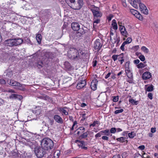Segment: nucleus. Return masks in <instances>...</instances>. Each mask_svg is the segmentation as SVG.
<instances>
[{
	"mask_svg": "<svg viewBox=\"0 0 158 158\" xmlns=\"http://www.w3.org/2000/svg\"><path fill=\"white\" fill-rule=\"evenodd\" d=\"M128 1L135 8H137L138 5H139L140 10L142 13L146 15L148 14V10L147 7L144 4L140 2V0H128Z\"/></svg>",
	"mask_w": 158,
	"mask_h": 158,
	"instance_id": "f257e3e1",
	"label": "nucleus"
},
{
	"mask_svg": "<svg viewBox=\"0 0 158 158\" xmlns=\"http://www.w3.org/2000/svg\"><path fill=\"white\" fill-rule=\"evenodd\" d=\"M69 5L73 9L75 10H79L82 7L83 5V0H67Z\"/></svg>",
	"mask_w": 158,
	"mask_h": 158,
	"instance_id": "f03ea898",
	"label": "nucleus"
},
{
	"mask_svg": "<svg viewBox=\"0 0 158 158\" xmlns=\"http://www.w3.org/2000/svg\"><path fill=\"white\" fill-rule=\"evenodd\" d=\"M41 146L47 151L52 149L54 145L53 141L48 138H44L41 142Z\"/></svg>",
	"mask_w": 158,
	"mask_h": 158,
	"instance_id": "7ed1b4c3",
	"label": "nucleus"
},
{
	"mask_svg": "<svg viewBox=\"0 0 158 158\" xmlns=\"http://www.w3.org/2000/svg\"><path fill=\"white\" fill-rule=\"evenodd\" d=\"M34 152L36 156L41 158L45 155L47 151L42 147H36L35 148Z\"/></svg>",
	"mask_w": 158,
	"mask_h": 158,
	"instance_id": "20e7f679",
	"label": "nucleus"
},
{
	"mask_svg": "<svg viewBox=\"0 0 158 158\" xmlns=\"http://www.w3.org/2000/svg\"><path fill=\"white\" fill-rule=\"evenodd\" d=\"M102 44L101 40L98 39L96 40L94 42V48L95 50H99L102 47Z\"/></svg>",
	"mask_w": 158,
	"mask_h": 158,
	"instance_id": "39448f33",
	"label": "nucleus"
},
{
	"mask_svg": "<svg viewBox=\"0 0 158 158\" xmlns=\"http://www.w3.org/2000/svg\"><path fill=\"white\" fill-rule=\"evenodd\" d=\"M7 83L9 85L12 86H18L19 85L20 83L14 80H8L7 81Z\"/></svg>",
	"mask_w": 158,
	"mask_h": 158,
	"instance_id": "423d86ee",
	"label": "nucleus"
},
{
	"mask_svg": "<svg viewBox=\"0 0 158 158\" xmlns=\"http://www.w3.org/2000/svg\"><path fill=\"white\" fill-rule=\"evenodd\" d=\"M119 30L121 34L123 36L127 37L128 34L125 28L123 26H120Z\"/></svg>",
	"mask_w": 158,
	"mask_h": 158,
	"instance_id": "0eeeda50",
	"label": "nucleus"
},
{
	"mask_svg": "<svg viewBox=\"0 0 158 158\" xmlns=\"http://www.w3.org/2000/svg\"><path fill=\"white\" fill-rule=\"evenodd\" d=\"M13 39H9L5 41L4 44L6 46L12 47L15 46Z\"/></svg>",
	"mask_w": 158,
	"mask_h": 158,
	"instance_id": "6e6552de",
	"label": "nucleus"
},
{
	"mask_svg": "<svg viewBox=\"0 0 158 158\" xmlns=\"http://www.w3.org/2000/svg\"><path fill=\"white\" fill-rule=\"evenodd\" d=\"M98 81L96 79L93 80L91 83L90 86L91 89L95 90L96 89Z\"/></svg>",
	"mask_w": 158,
	"mask_h": 158,
	"instance_id": "1a4fd4ad",
	"label": "nucleus"
},
{
	"mask_svg": "<svg viewBox=\"0 0 158 158\" xmlns=\"http://www.w3.org/2000/svg\"><path fill=\"white\" fill-rule=\"evenodd\" d=\"M86 82L85 80L81 81L77 85L76 87L78 89H81L83 88L86 85Z\"/></svg>",
	"mask_w": 158,
	"mask_h": 158,
	"instance_id": "9d476101",
	"label": "nucleus"
},
{
	"mask_svg": "<svg viewBox=\"0 0 158 158\" xmlns=\"http://www.w3.org/2000/svg\"><path fill=\"white\" fill-rule=\"evenodd\" d=\"M53 118L55 121L57 123L62 124L63 123V120L61 117L58 115H55L54 116Z\"/></svg>",
	"mask_w": 158,
	"mask_h": 158,
	"instance_id": "9b49d317",
	"label": "nucleus"
},
{
	"mask_svg": "<svg viewBox=\"0 0 158 158\" xmlns=\"http://www.w3.org/2000/svg\"><path fill=\"white\" fill-rule=\"evenodd\" d=\"M71 26L73 30L75 31H78L80 27L79 24L75 22L72 23Z\"/></svg>",
	"mask_w": 158,
	"mask_h": 158,
	"instance_id": "f8f14e48",
	"label": "nucleus"
},
{
	"mask_svg": "<svg viewBox=\"0 0 158 158\" xmlns=\"http://www.w3.org/2000/svg\"><path fill=\"white\" fill-rule=\"evenodd\" d=\"M152 76L151 73L148 72H144L142 75V78L143 80H147L149 79Z\"/></svg>",
	"mask_w": 158,
	"mask_h": 158,
	"instance_id": "ddd939ff",
	"label": "nucleus"
},
{
	"mask_svg": "<svg viewBox=\"0 0 158 158\" xmlns=\"http://www.w3.org/2000/svg\"><path fill=\"white\" fill-rule=\"evenodd\" d=\"M73 53L74 54L71 56V59L74 60L78 59L79 58V54L77 50L75 49Z\"/></svg>",
	"mask_w": 158,
	"mask_h": 158,
	"instance_id": "4468645a",
	"label": "nucleus"
},
{
	"mask_svg": "<svg viewBox=\"0 0 158 158\" xmlns=\"http://www.w3.org/2000/svg\"><path fill=\"white\" fill-rule=\"evenodd\" d=\"M91 10L94 17H98L102 16V14L98 11L94 9H91Z\"/></svg>",
	"mask_w": 158,
	"mask_h": 158,
	"instance_id": "2eb2a0df",
	"label": "nucleus"
},
{
	"mask_svg": "<svg viewBox=\"0 0 158 158\" xmlns=\"http://www.w3.org/2000/svg\"><path fill=\"white\" fill-rule=\"evenodd\" d=\"M89 132V131H87L85 132H83L81 135H78V139L80 140L82 139H85L86 138L88 135V133Z\"/></svg>",
	"mask_w": 158,
	"mask_h": 158,
	"instance_id": "dca6fc26",
	"label": "nucleus"
},
{
	"mask_svg": "<svg viewBox=\"0 0 158 158\" xmlns=\"http://www.w3.org/2000/svg\"><path fill=\"white\" fill-rule=\"evenodd\" d=\"M4 74V76L7 77H10L12 75V71L9 69L6 70Z\"/></svg>",
	"mask_w": 158,
	"mask_h": 158,
	"instance_id": "f3484780",
	"label": "nucleus"
},
{
	"mask_svg": "<svg viewBox=\"0 0 158 158\" xmlns=\"http://www.w3.org/2000/svg\"><path fill=\"white\" fill-rule=\"evenodd\" d=\"M15 46H17L22 44L23 40L21 39H13Z\"/></svg>",
	"mask_w": 158,
	"mask_h": 158,
	"instance_id": "a211bd4d",
	"label": "nucleus"
},
{
	"mask_svg": "<svg viewBox=\"0 0 158 158\" xmlns=\"http://www.w3.org/2000/svg\"><path fill=\"white\" fill-rule=\"evenodd\" d=\"M8 54L6 52H3L2 54H1L0 56L1 59L3 60H6L8 58Z\"/></svg>",
	"mask_w": 158,
	"mask_h": 158,
	"instance_id": "6ab92c4d",
	"label": "nucleus"
},
{
	"mask_svg": "<svg viewBox=\"0 0 158 158\" xmlns=\"http://www.w3.org/2000/svg\"><path fill=\"white\" fill-rule=\"evenodd\" d=\"M66 107H64L63 108L60 107L58 109V110L60 112H62L65 115H68V112L66 111L65 109L66 108Z\"/></svg>",
	"mask_w": 158,
	"mask_h": 158,
	"instance_id": "aec40b11",
	"label": "nucleus"
},
{
	"mask_svg": "<svg viewBox=\"0 0 158 158\" xmlns=\"http://www.w3.org/2000/svg\"><path fill=\"white\" fill-rule=\"evenodd\" d=\"M77 130L78 131L77 132V134L79 135L84 132L85 128L84 127H81L78 128Z\"/></svg>",
	"mask_w": 158,
	"mask_h": 158,
	"instance_id": "412c9836",
	"label": "nucleus"
},
{
	"mask_svg": "<svg viewBox=\"0 0 158 158\" xmlns=\"http://www.w3.org/2000/svg\"><path fill=\"white\" fill-rule=\"evenodd\" d=\"M125 71L127 77L129 78H133V75L131 71L129 69H126L125 70Z\"/></svg>",
	"mask_w": 158,
	"mask_h": 158,
	"instance_id": "4be33fe9",
	"label": "nucleus"
},
{
	"mask_svg": "<svg viewBox=\"0 0 158 158\" xmlns=\"http://www.w3.org/2000/svg\"><path fill=\"white\" fill-rule=\"evenodd\" d=\"M85 27H81V28L80 27L79 30H78V33H80L81 35L85 34L86 31V30L85 29Z\"/></svg>",
	"mask_w": 158,
	"mask_h": 158,
	"instance_id": "5701e85b",
	"label": "nucleus"
},
{
	"mask_svg": "<svg viewBox=\"0 0 158 158\" xmlns=\"http://www.w3.org/2000/svg\"><path fill=\"white\" fill-rule=\"evenodd\" d=\"M10 98H19V99H21L23 97L22 96L15 94H11L10 97Z\"/></svg>",
	"mask_w": 158,
	"mask_h": 158,
	"instance_id": "b1692460",
	"label": "nucleus"
},
{
	"mask_svg": "<svg viewBox=\"0 0 158 158\" xmlns=\"http://www.w3.org/2000/svg\"><path fill=\"white\" fill-rule=\"evenodd\" d=\"M102 135L109 136L110 135V131L109 129H106L101 131Z\"/></svg>",
	"mask_w": 158,
	"mask_h": 158,
	"instance_id": "393cba45",
	"label": "nucleus"
},
{
	"mask_svg": "<svg viewBox=\"0 0 158 158\" xmlns=\"http://www.w3.org/2000/svg\"><path fill=\"white\" fill-rule=\"evenodd\" d=\"M78 145L80 147H81L82 148L86 150L87 148V147L85 146V142L83 141H81L79 143Z\"/></svg>",
	"mask_w": 158,
	"mask_h": 158,
	"instance_id": "a878e982",
	"label": "nucleus"
},
{
	"mask_svg": "<svg viewBox=\"0 0 158 158\" xmlns=\"http://www.w3.org/2000/svg\"><path fill=\"white\" fill-rule=\"evenodd\" d=\"M118 39V38L117 37V35H115L113 38H112V37H110V40L111 42L113 44L116 43L117 42V40Z\"/></svg>",
	"mask_w": 158,
	"mask_h": 158,
	"instance_id": "bb28decb",
	"label": "nucleus"
},
{
	"mask_svg": "<svg viewBox=\"0 0 158 158\" xmlns=\"http://www.w3.org/2000/svg\"><path fill=\"white\" fill-rule=\"evenodd\" d=\"M112 26L113 28L115 30H116L118 29L117 24L115 19H114L112 21Z\"/></svg>",
	"mask_w": 158,
	"mask_h": 158,
	"instance_id": "cd10ccee",
	"label": "nucleus"
},
{
	"mask_svg": "<svg viewBox=\"0 0 158 158\" xmlns=\"http://www.w3.org/2000/svg\"><path fill=\"white\" fill-rule=\"evenodd\" d=\"M36 40L38 43L40 44L42 40V36L40 34H37L36 37Z\"/></svg>",
	"mask_w": 158,
	"mask_h": 158,
	"instance_id": "c85d7f7f",
	"label": "nucleus"
},
{
	"mask_svg": "<svg viewBox=\"0 0 158 158\" xmlns=\"http://www.w3.org/2000/svg\"><path fill=\"white\" fill-rule=\"evenodd\" d=\"M136 54L141 61H144L145 60V59L144 56L143 55H141V53H136Z\"/></svg>",
	"mask_w": 158,
	"mask_h": 158,
	"instance_id": "c756f323",
	"label": "nucleus"
},
{
	"mask_svg": "<svg viewBox=\"0 0 158 158\" xmlns=\"http://www.w3.org/2000/svg\"><path fill=\"white\" fill-rule=\"evenodd\" d=\"M118 60L120 62L121 64H122L124 61V60L123 59V53H121L119 55Z\"/></svg>",
	"mask_w": 158,
	"mask_h": 158,
	"instance_id": "7c9ffc66",
	"label": "nucleus"
},
{
	"mask_svg": "<svg viewBox=\"0 0 158 158\" xmlns=\"http://www.w3.org/2000/svg\"><path fill=\"white\" fill-rule=\"evenodd\" d=\"M60 154V152L59 150L56 151L54 153L55 158H58Z\"/></svg>",
	"mask_w": 158,
	"mask_h": 158,
	"instance_id": "2f4dec72",
	"label": "nucleus"
},
{
	"mask_svg": "<svg viewBox=\"0 0 158 158\" xmlns=\"http://www.w3.org/2000/svg\"><path fill=\"white\" fill-rule=\"evenodd\" d=\"M154 89L153 86L152 85H150L148 87L146 90L148 92H151Z\"/></svg>",
	"mask_w": 158,
	"mask_h": 158,
	"instance_id": "473e14b6",
	"label": "nucleus"
},
{
	"mask_svg": "<svg viewBox=\"0 0 158 158\" xmlns=\"http://www.w3.org/2000/svg\"><path fill=\"white\" fill-rule=\"evenodd\" d=\"M146 66V65L144 64L142 62L140 63L137 65V67L138 69H141L145 67Z\"/></svg>",
	"mask_w": 158,
	"mask_h": 158,
	"instance_id": "72a5a7b5",
	"label": "nucleus"
},
{
	"mask_svg": "<svg viewBox=\"0 0 158 158\" xmlns=\"http://www.w3.org/2000/svg\"><path fill=\"white\" fill-rule=\"evenodd\" d=\"M126 139V138L125 137H122L117 138L116 140L121 143H123L125 141Z\"/></svg>",
	"mask_w": 158,
	"mask_h": 158,
	"instance_id": "f704fd0d",
	"label": "nucleus"
},
{
	"mask_svg": "<svg viewBox=\"0 0 158 158\" xmlns=\"http://www.w3.org/2000/svg\"><path fill=\"white\" fill-rule=\"evenodd\" d=\"M135 17L140 20H142L143 19V17L138 12L135 15Z\"/></svg>",
	"mask_w": 158,
	"mask_h": 158,
	"instance_id": "c9c22d12",
	"label": "nucleus"
},
{
	"mask_svg": "<svg viewBox=\"0 0 158 158\" xmlns=\"http://www.w3.org/2000/svg\"><path fill=\"white\" fill-rule=\"evenodd\" d=\"M135 136V134L134 132H132L128 134V136L130 138H133Z\"/></svg>",
	"mask_w": 158,
	"mask_h": 158,
	"instance_id": "e433bc0d",
	"label": "nucleus"
},
{
	"mask_svg": "<svg viewBox=\"0 0 158 158\" xmlns=\"http://www.w3.org/2000/svg\"><path fill=\"white\" fill-rule=\"evenodd\" d=\"M129 101L130 103H131L133 104L137 105L138 104V101L134 100L133 99H130L129 100Z\"/></svg>",
	"mask_w": 158,
	"mask_h": 158,
	"instance_id": "4c0bfd02",
	"label": "nucleus"
},
{
	"mask_svg": "<svg viewBox=\"0 0 158 158\" xmlns=\"http://www.w3.org/2000/svg\"><path fill=\"white\" fill-rule=\"evenodd\" d=\"M141 49V50L145 53H147L149 52V50L145 46H142Z\"/></svg>",
	"mask_w": 158,
	"mask_h": 158,
	"instance_id": "58836bf2",
	"label": "nucleus"
},
{
	"mask_svg": "<svg viewBox=\"0 0 158 158\" xmlns=\"http://www.w3.org/2000/svg\"><path fill=\"white\" fill-rule=\"evenodd\" d=\"M65 68L67 69H69L70 68V64L68 62H65L64 64Z\"/></svg>",
	"mask_w": 158,
	"mask_h": 158,
	"instance_id": "ea45409f",
	"label": "nucleus"
},
{
	"mask_svg": "<svg viewBox=\"0 0 158 158\" xmlns=\"http://www.w3.org/2000/svg\"><path fill=\"white\" fill-rule=\"evenodd\" d=\"M20 85H18V86L19 87V89L21 90H25V85H24L21 84L20 83Z\"/></svg>",
	"mask_w": 158,
	"mask_h": 158,
	"instance_id": "a19ab883",
	"label": "nucleus"
},
{
	"mask_svg": "<svg viewBox=\"0 0 158 158\" xmlns=\"http://www.w3.org/2000/svg\"><path fill=\"white\" fill-rule=\"evenodd\" d=\"M43 62L42 61H40L38 62L37 66L39 69H41L43 67Z\"/></svg>",
	"mask_w": 158,
	"mask_h": 158,
	"instance_id": "79ce46f5",
	"label": "nucleus"
},
{
	"mask_svg": "<svg viewBox=\"0 0 158 158\" xmlns=\"http://www.w3.org/2000/svg\"><path fill=\"white\" fill-rule=\"evenodd\" d=\"M123 110H124L123 109L116 110L114 111V113L115 114H118L119 113L123 112Z\"/></svg>",
	"mask_w": 158,
	"mask_h": 158,
	"instance_id": "37998d69",
	"label": "nucleus"
},
{
	"mask_svg": "<svg viewBox=\"0 0 158 158\" xmlns=\"http://www.w3.org/2000/svg\"><path fill=\"white\" fill-rule=\"evenodd\" d=\"M118 57L119 55H114L112 56V58L113 59L114 61H115L117 59H118Z\"/></svg>",
	"mask_w": 158,
	"mask_h": 158,
	"instance_id": "c03bdc74",
	"label": "nucleus"
},
{
	"mask_svg": "<svg viewBox=\"0 0 158 158\" xmlns=\"http://www.w3.org/2000/svg\"><path fill=\"white\" fill-rule=\"evenodd\" d=\"M130 12L132 15L135 16L138 12L136 10L131 9L130 10Z\"/></svg>",
	"mask_w": 158,
	"mask_h": 158,
	"instance_id": "a18cd8bd",
	"label": "nucleus"
},
{
	"mask_svg": "<svg viewBox=\"0 0 158 158\" xmlns=\"http://www.w3.org/2000/svg\"><path fill=\"white\" fill-rule=\"evenodd\" d=\"M116 131V128L115 127L111 128L110 130V133H115Z\"/></svg>",
	"mask_w": 158,
	"mask_h": 158,
	"instance_id": "49530a36",
	"label": "nucleus"
},
{
	"mask_svg": "<svg viewBox=\"0 0 158 158\" xmlns=\"http://www.w3.org/2000/svg\"><path fill=\"white\" fill-rule=\"evenodd\" d=\"M135 158H143V156H142L139 153H136L135 154Z\"/></svg>",
	"mask_w": 158,
	"mask_h": 158,
	"instance_id": "de8ad7c7",
	"label": "nucleus"
},
{
	"mask_svg": "<svg viewBox=\"0 0 158 158\" xmlns=\"http://www.w3.org/2000/svg\"><path fill=\"white\" fill-rule=\"evenodd\" d=\"M99 124L98 122L97 121H95L93 123L90 125V127H94L96 124Z\"/></svg>",
	"mask_w": 158,
	"mask_h": 158,
	"instance_id": "09e8293b",
	"label": "nucleus"
},
{
	"mask_svg": "<svg viewBox=\"0 0 158 158\" xmlns=\"http://www.w3.org/2000/svg\"><path fill=\"white\" fill-rule=\"evenodd\" d=\"M130 65V62L127 61L126 62L125 64V70L126 69H129V67Z\"/></svg>",
	"mask_w": 158,
	"mask_h": 158,
	"instance_id": "8fccbe9b",
	"label": "nucleus"
},
{
	"mask_svg": "<svg viewBox=\"0 0 158 158\" xmlns=\"http://www.w3.org/2000/svg\"><path fill=\"white\" fill-rule=\"evenodd\" d=\"M128 155V153L126 152H124L122 154V156L123 158H126Z\"/></svg>",
	"mask_w": 158,
	"mask_h": 158,
	"instance_id": "3c124183",
	"label": "nucleus"
},
{
	"mask_svg": "<svg viewBox=\"0 0 158 158\" xmlns=\"http://www.w3.org/2000/svg\"><path fill=\"white\" fill-rule=\"evenodd\" d=\"M40 98L44 100H47L49 99V97L47 95L41 96Z\"/></svg>",
	"mask_w": 158,
	"mask_h": 158,
	"instance_id": "603ef678",
	"label": "nucleus"
},
{
	"mask_svg": "<svg viewBox=\"0 0 158 158\" xmlns=\"http://www.w3.org/2000/svg\"><path fill=\"white\" fill-rule=\"evenodd\" d=\"M126 42H124L122 44L121 46L120 47V49L122 51H124V47L125 45L126 44Z\"/></svg>",
	"mask_w": 158,
	"mask_h": 158,
	"instance_id": "864d4df0",
	"label": "nucleus"
},
{
	"mask_svg": "<svg viewBox=\"0 0 158 158\" xmlns=\"http://www.w3.org/2000/svg\"><path fill=\"white\" fill-rule=\"evenodd\" d=\"M132 41V39L130 38H128L126 41H124V42H126V44H129Z\"/></svg>",
	"mask_w": 158,
	"mask_h": 158,
	"instance_id": "5fc2aeb1",
	"label": "nucleus"
},
{
	"mask_svg": "<svg viewBox=\"0 0 158 158\" xmlns=\"http://www.w3.org/2000/svg\"><path fill=\"white\" fill-rule=\"evenodd\" d=\"M86 114L84 113L82 114V118L81 119V121H84L86 117Z\"/></svg>",
	"mask_w": 158,
	"mask_h": 158,
	"instance_id": "6e6d98bb",
	"label": "nucleus"
},
{
	"mask_svg": "<svg viewBox=\"0 0 158 158\" xmlns=\"http://www.w3.org/2000/svg\"><path fill=\"white\" fill-rule=\"evenodd\" d=\"M102 135V133L101 132V131H100L98 133H97L95 135V137L96 138H97L98 137H99L101 136Z\"/></svg>",
	"mask_w": 158,
	"mask_h": 158,
	"instance_id": "4d7b16f0",
	"label": "nucleus"
},
{
	"mask_svg": "<svg viewBox=\"0 0 158 158\" xmlns=\"http://www.w3.org/2000/svg\"><path fill=\"white\" fill-rule=\"evenodd\" d=\"M6 81L2 79H0V83L1 84L5 85L6 84Z\"/></svg>",
	"mask_w": 158,
	"mask_h": 158,
	"instance_id": "13d9d810",
	"label": "nucleus"
},
{
	"mask_svg": "<svg viewBox=\"0 0 158 158\" xmlns=\"http://www.w3.org/2000/svg\"><path fill=\"white\" fill-rule=\"evenodd\" d=\"M118 96H114L113 97V101L114 102H117L118 101Z\"/></svg>",
	"mask_w": 158,
	"mask_h": 158,
	"instance_id": "bf43d9fd",
	"label": "nucleus"
},
{
	"mask_svg": "<svg viewBox=\"0 0 158 158\" xmlns=\"http://www.w3.org/2000/svg\"><path fill=\"white\" fill-rule=\"evenodd\" d=\"M153 94L152 93H149L148 94V97L150 99L152 100V99Z\"/></svg>",
	"mask_w": 158,
	"mask_h": 158,
	"instance_id": "052dcab7",
	"label": "nucleus"
},
{
	"mask_svg": "<svg viewBox=\"0 0 158 158\" xmlns=\"http://www.w3.org/2000/svg\"><path fill=\"white\" fill-rule=\"evenodd\" d=\"M100 22V20L99 19H95L94 20V23H93L94 25L95 23H96V24L98 23H99Z\"/></svg>",
	"mask_w": 158,
	"mask_h": 158,
	"instance_id": "680f3d73",
	"label": "nucleus"
},
{
	"mask_svg": "<svg viewBox=\"0 0 158 158\" xmlns=\"http://www.w3.org/2000/svg\"><path fill=\"white\" fill-rule=\"evenodd\" d=\"M145 146L144 145H142L139 146L138 147V148L140 149L141 150H143L145 149Z\"/></svg>",
	"mask_w": 158,
	"mask_h": 158,
	"instance_id": "e2e57ef3",
	"label": "nucleus"
},
{
	"mask_svg": "<svg viewBox=\"0 0 158 158\" xmlns=\"http://www.w3.org/2000/svg\"><path fill=\"white\" fill-rule=\"evenodd\" d=\"M49 121L50 124L51 125H52L53 124L54 121L53 119H51L50 118H49Z\"/></svg>",
	"mask_w": 158,
	"mask_h": 158,
	"instance_id": "0e129e2a",
	"label": "nucleus"
},
{
	"mask_svg": "<svg viewBox=\"0 0 158 158\" xmlns=\"http://www.w3.org/2000/svg\"><path fill=\"white\" fill-rule=\"evenodd\" d=\"M102 139L108 141L109 140V138L106 136H103L102 137Z\"/></svg>",
	"mask_w": 158,
	"mask_h": 158,
	"instance_id": "69168bd1",
	"label": "nucleus"
},
{
	"mask_svg": "<svg viewBox=\"0 0 158 158\" xmlns=\"http://www.w3.org/2000/svg\"><path fill=\"white\" fill-rule=\"evenodd\" d=\"M111 72L109 73L105 76V78L107 79V78H108L109 77H110V76L111 75Z\"/></svg>",
	"mask_w": 158,
	"mask_h": 158,
	"instance_id": "338daca9",
	"label": "nucleus"
},
{
	"mask_svg": "<svg viewBox=\"0 0 158 158\" xmlns=\"http://www.w3.org/2000/svg\"><path fill=\"white\" fill-rule=\"evenodd\" d=\"M120 155L119 154L114 155L112 158H120Z\"/></svg>",
	"mask_w": 158,
	"mask_h": 158,
	"instance_id": "774afa93",
	"label": "nucleus"
}]
</instances>
